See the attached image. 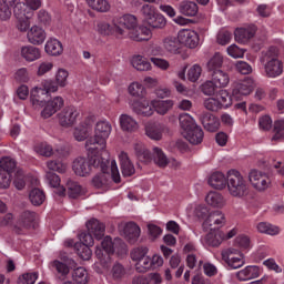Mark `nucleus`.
I'll return each instance as SVG.
<instances>
[{
    "label": "nucleus",
    "mask_w": 284,
    "mask_h": 284,
    "mask_svg": "<svg viewBox=\"0 0 284 284\" xmlns=\"http://www.w3.org/2000/svg\"><path fill=\"white\" fill-rule=\"evenodd\" d=\"M112 132V124L108 121H100L95 124L94 136L89 138L85 142V149L91 154L102 153V164L101 168L103 172L108 170V161L110 159V153L105 150L108 145V138Z\"/></svg>",
    "instance_id": "1"
},
{
    "label": "nucleus",
    "mask_w": 284,
    "mask_h": 284,
    "mask_svg": "<svg viewBox=\"0 0 284 284\" xmlns=\"http://www.w3.org/2000/svg\"><path fill=\"white\" fill-rule=\"evenodd\" d=\"M93 156H78L72 163V170L77 176H90L92 170L101 168L103 163L102 153H92Z\"/></svg>",
    "instance_id": "4"
},
{
    "label": "nucleus",
    "mask_w": 284,
    "mask_h": 284,
    "mask_svg": "<svg viewBox=\"0 0 284 284\" xmlns=\"http://www.w3.org/2000/svg\"><path fill=\"white\" fill-rule=\"evenodd\" d=\"M201 92L204 93L205 97H214L220 88L215 84L214 81L207 80L200 87Z\"/></svg>",
    "instance_id": "48"
},
{
    "label": "nucleus",
    "mask_w": 284,
    "mask_h": 284,
    "mask_svg": "<svg viewBox=\"0 0 284 284\" xmlns=\"http://www.w3.org/2000/svg\"><path fill=\"white\" fill-rule=\"evenodd\" d=\"M203 136H205V133H203V129L199 125L193 126V129H190L184 134V138L191 145H200V143H203Z\"/></svg>",
    "instance_id": "26"
},
{
    "label": "nucleus",
    "mask_w": 284,
    "mask_h": 284,
    "mask_svg": "<svg viewBox=\"0 0 284 284\" xmlns=\"http://www.w3.org/2000/svg\"><path fill=\"white\" fill-rule=\"evenodd\" d=\"M123 236L128 243L134 245L141 236V227L134 222H128L123 227Z\"/></svg>",
    "instance_id": "19"
},
{
    "label": "nucleus",
    "mask_w": 284,
    "mask_h": 284,
    "mask_svg": "<svg viewBox=\"0 0 284 284\" xmlns=\"http://www.w3.org/2000/svg\"><path fill=\"white\" fill-rule=\"evenodd\" d=\"M256 30L257 28L254 24L235 29L234 37L236 43H242L243 45H245V43H250V41H252L256 36Z\"/></svg>",
    "instance_id": "13"
},
{
    "label": "nucleus",
    "mask_w": 284,
    "mask_h": 284,
    "mask_svg": "<svg viewBox=\"0 0 284 284\" xmlns=\"http://www.w3.org/2000/svg\"><path fill=\"white\" fill-rule=\"evenodd\" d=\"M203 105L205 110H209L210 112H219V110L222 109V104L219 103V100L216 98H206L203 102Z\"/></svg>",
    "instance_id": "56"
},
{
    "label": "nucleus",
    "mask_w": 284,
    "mask_h": 284,
    "mask_svg": "<svg viewBox=\"0 0 284 284\" xmlns=\"http://www.w3.org/2000/svg\"><path fill=\"white\" fill-rule=\"evenodd\" d=\"M20 54L24 61L32 63V61H39L41 59V49L34 45H24L21 48Z\"/></svg>",
    "instance_id": "24"
},
{
    "label": "nucleus",
    "mask_w": 284,
    "mask_h": 284,
    "mask_svg": "<svg viewBox=\"0 0 284 284\" xmlns=\"http://www.w3.org/2000/svg\"><path fill=\"white\" fill-rule=\"evenodd\" d=\"M199 120L201 121L206 132H217L221 128V121L214 114L210 112H203L200 114Z\"/></svg>",
    "instance_id": "17"
},
{
    "label": "nucleus",
    "mask_w": 284,
    "mask_h": 284,
    "mask_svg": "<svg viewBox=\"0 0 284 284\" xmlns=\"http://www.w3.org/2000/svg\"><path fill=\"white\" fill-rule=\"evenodd\" d=\"M140 12L144 19V22L148 23L149 20L154 17L159 11L152 4H143L140 9Z\"/></svg>",
    "instance_id": "54"
},
{
    "label": "nucleus",
    "mask_w": 284,
    "mask_h": 284,
    "mask_svg": "<svg viewBox=\"0 0 284 284\" xmlns=\"http://www.w3.org/2000/svg\"><path fill=\"white\" fill-rule=\"evenodd\" d=\"M79 242H75L73 239H68L64 241V247L81 250V247H93L94 246V237L87 232H82L78 235Z\"/></svg>",
    "instance_id": "11"
},
{
    "label": "nucleus",
    "mask_w": 284,
    "mask_h": 284,
    "mask_svg": "<svg viewBox=\"0 0 284 284\" xmlns=\"http://www.w3.org/2000/svg\"><path fill=\"white\" fill-rule=\"evenodd\" d=\"M129 93L131 94V97L141 98L145 94V88H143V84H141V83L133 82L129 87Z\"/></svg>",
    "instance_id": "59"
},
{
    "label": "nucleus",
    "mask_w": 284,
    "mask_h": 284,
    "mask_svg": "<svg viewBox=\"0 0 284 284\" xmlns=\"http://www.w3.org/2000/svg\"><path fill=\"white\" fill-rule=\"evenodd\" d=\"M153 161L159 168H168L170 160L159 146L153 148Z\"/></svg>",
    "instance_id": "41"
},
{
    "label": "nucleus",
    "mask_w": 284,
    "mask_h": 284,
    "mask_svg": "<svg viewBox=\"0 0 284 284\" xmlns=\"http://www.w3.org/2000/svg\"><path fill=\"white\" fill-rule=\"evenodd\" d=\"M27 37L29 43H31L32 45H41L43 41H45L47 34L43 29L34 26L28 31Z\"/></svg>",
    "instance_id": "23"
},
{
    "label": "nucleus",
    "mask_w": 284,
    "mask_h": 284,
    "mask_svg": "<svg viewBox=\"0 0 284 284\" xmlns=\"http://www.w3.org/2000/svg\"><path fill=\"white\" fill-rule=\"evenodd\" d=\"M181 39L178 37L169 36L163 39V48L166 52L171 54H180L181 53Z\"/></svg>",
    "instance_id": "25"
},
{
    "label": "nucleus",
    "mask_w": 284,
    "mask_h": 284,
    "mask_svg": "<svg viewBox=\"0 0 284 284\" xmlns=\"http://www.w3.org/2000/svg\"><path fill=\"white\" fill-rule=\"evenodd\" d=\"M222 260L230 270H239L245 265V260H243V254L234 253L232 250L222 251Z\"/></svg>",
    "instance_id": "14"
},
{
    "label": "nucleus",
    "mask_w": 284,
    "mask_h": 284,
    "mask_svg": "<svg viewBox=\"0 0 284 284\" xmlns=\"http://www.w3.org/2000/svg\"><path fill=\"white\" fill-rule=\"evenodd\" d=\"M211 77L212 81L215 82V84L220 89L226 88V85L230 83V75L221 69L219 71H213V73H211Z\"/></svg>",
    "instance_id": "35"
},
{
    "label": "nucleus",
    "mask_w": 284,
    "mask_h": 284,
    "mask_svg": "<svg viewBox=\"0 0 284 284\" xmlns=\"http://www.w3.org/2000/svg\"><path fill=\"white\" fill-rule=\"evenodd\" d=\"M81 258L82 261H90L92 258V250H78L74 253H68L65 251L60 252V262L55 260L52 262V267H54L58 274L62 276H68L70 270L77 267V261Z\"/></svg>",
    "instance_id": "2"
},
{
    "label": "nucleus",
    "mask_w": 284,
    "mask_h": 284,
    "mask_svg": "<svg viewBox=\"0 0 284 284\" xmlns=\"http://www.w3.org/2000/svg\"><path fill=\"white\" fill-rule=\"evenodd\" d=\"M260 62L264 67V74L268 79H276L283 74V62L278 60V48L271 47L267 51H263Z\"/></svg>",
    "instance_id": "3"
},
{
    "label": "nucleus",
    "mask_w": 284,
    "mask_h": 284,
    "mask_svg": "<svg viewBox=\"0 0 284 284\" xmlns=\"http://www.w3.org/2000/svg\"><path fill=\"white\" fill-rule=\"evenodd\" d=\"M37 221V213L32 211H24L20 214L17 225L13 229L16 234H26L28 230L34 227Z\"/></svg>",
    "instance_id": "6"
},
{
    "label": "nucleus",
    "mask_w": 284,
    "mask_h": 284,
    "mask_svg": "<svg viewBox=\"0 0 284 284\" xmlns=\"http://www.w3.org/2000/svg\"><path fill=\"white\" fill-rule=\"evenodd\" d=\"M77 116H79V111L73 106H67L58 114L59 123L62 128L74 125L77 123Z\"/></svg>",
    "instance_id": "15"
},
{
    "label": "nucleus",
    "mask_w": 284,
    "mask_h": 284,
    "mask_svg": "<svg viewBox=\"0 0 284 284\" xmlns=\"http://www.w3.org/2000/svg\"><path fill=\"white\" fill-rule=\"evenodd\" d=\"M120 126L123 132H136L139 130V123L128 114L120 116Z\"/></svg>",
    "instance_id": "33"
},
{
    "label": "nucleus",
    "mask_w": 284,
    "mask_h": 284,
    "mask_svg": "<svg viewBox=\"0 0 284 284\" xmlns=\"http://www.w3.org/2000/svg\"><path fill=\"white\" fill-rule=\"evenodd\" d=\"M87 230L90 236H95L97 241H101L105 236V224L97 219H91L87 222Z\"/></svg>",
    "instance_id": "20"
},
{
    "label": "nucleus",
    "mask_w": 284,
    "mask_h": 284,
    "mask_svg": "<svg viewBox=\"0 0 284 284\" xmlns=\"http://www.w3.org/2000/svg\"><path fill=\"white\" fill-rule=\"evenodd\" d=\"M145 132L146 136H149V139H152L153 141H161V139H163V130L159 124L148 126Z\"/></svg>",
    "instance_id": "51"
},
{
    "label": "nucleus",
    "mask_w": 284,
    "mask_h": 284,
    "mask_svg": "<svg viewBox=\"0 0 284 284\" xmlns=\"http://www.w3.org/2000/svg\"><path fill=\"white\" fill-rule=\"evenodd\" d=\"M48 99V91L43 90V88H34L31 90L30 101L33 108H44Z\"/></svg>",
    "instance_id": "21"
},
{
    "label": "nucleus",
    "mask_w": 284,
    "mask_h": 284,
    "mask_svg": "<svg viewBox=\"0 0 284 284\" xmlns=\"http://www.w3.org/2000/svg\"><path fill=\"white\" fill-rule=\"evenodd\" d=\"M133 68L138 70L139 72H148L150 68H152V64L148 59L143 58L142 55H134L131 61Z\"/></svg>",
    "instance_id": "38"
},
{
    "label": "nucleus",
    "mask_w": 284,
    "mask_h": 284,
    "mask_svg": "<svg viewBox=\"0 0 284 284\" xmlns=\"http://www.w3.org/2000/svg\"><path fill=\"white\" fill-rule=\"evenodd\" d=\"M223 240L221 239V235H216L213 233H207L203 240L204 245L207 247H219Z\"/></svg>",
    "instance_id": "53"
},
{
    "label": "nucleus",
    "mask_w": 284,
    "mask_h": 284,
    "mask_svg": "<svg viewBox=\"0 0 284 284\" xmlns=\"http://www.w3.org/2000/svg\"><path fill=\"white\" fill-rule=\"evenodd\" d=\"M248 181L257 192H265L270 187V176L262 171L253 169L248 173Z\"/></svg>",
    "instance_id": "7"
},
{
    "label": "nucleus",
    "mask_w": 284,
    "mask_h": 284,
    "mask_svg": "<svg viewBox=\"0 0 284 284\" xmlns=\"http://www.w3.org/2000/svg\"><path fill=\"white\" fill-rule=\"evenodd\" d=\"M13 14L16 19H23L26 18V3L18 1L13 6Z\"/></svg>",
    "instance_id": "63"
},
{
    "label": "nucleus",
    "mask_w": 284,
    "mask_h": 284,
    "mask_svg": "<svg viewBox=\"0 0 284 284\" xmlns=\"http://www.w3.org/2000/svg\"><path fill=\"white\" fill-rule=\"evenodd\" d=\"M61 108H63V98L55 97L45 102L44 109L41 111V116H43V119H50V116L57 114Z\"/></svg>",
    "instance_id": "18"
},
{
    "label": "nucleus",
    "mask_w": 284,
    "mask_h": 284,
    "mask_svg": "<svg viewBox=\"0 0 284 284\" xmlns=\"http://www.w3.org/2000/svg\"><path fill=\"white\" fill-rule=\"evenodd\" d=\"M108 165H110V160H108V162H106V170L103 171V168H100L102 173L97 174L92 179L91 183H92L93 187L101 190V187H105V185H108V175H105V174H108Z\"/></svg>",
    "instance_id": "37"
},
{
    "label": "nucleus",
    "mask_w": 284,
    "mask_h": 284,
    "mask_svg": "<svg viewBox=\"0 0 284 284\" xmlns=\"http://www.w3.org/2000/svg\"><path fill=\"white\" fill-rule=\"evenodd\" d=\"M134 152L136 159L141 161V163H150L152 161V153L145 148V144L136 143L134 145Z\"/></svg>",
    "instance_id": "32"
},
{
    "label": "nucleus",
    "mask_w": 284,
    "mask_h": 284,
    "mask_svg": "<svg viewBox=\"0 0 284 284\" xmlns=\"http://www.w3.org/2000/svg\"><path fill=\"white\" fill-rule=\"evenodd\" d=\"M209 185L214 190H225L227 187V179L225 174L215 172L209 178Z\"/></svg>",
    "instance_id": "30"
},
{
    "label": "nucleus",
    "mask_w": 284,
    "mask_h": 284,
    "mask_svg": "<svg viewBox=\"0 0 284 284\" xmlns=\"http://www.w3.org/2000/svg\"><path fill=\"white\" fill-rule=\"evenodd\" d=\"M44 50L51 57H59L63 53V44L58 39H49L45 43Z\"/></svg>",
    "instance_id": "31"
},
{
    "label": "nucleus",
    "mask_w": 284,
    "mask_h": 284,
    "mask_svg": "<svg viewBox=\"0 0 284 284\" xmlns=\"http://www.w3.org/2000/svg\"><path fill=\"white\" fill-rule=\"evenodd\" d=\"M261 276V267L256 265H248L236 273L239 281H252Z\"/></svg>",
    "instance_id": "22"
},
{
    "label": "nucleus",
    "mask_w": 284,
    "mask_h": 284,
    "mask_svg": "<svg viewBox=\"0 0 284 284\" xmlns=\"http://www.w3.org/2000/svg\"><path fill=\"white\" fill-rule=\"evenodd\" d=\"M116 254L114 250H95L97 262L94 263V268L98 274H103V270L110 267L112 263V257Z\"/></svg>",
    "instance_id": "8"
},
{
    "label": "nucleus",
    "mask_w": 284,
    "mask_h": 284,
    "mask_svg": "<svg viewBox=\"0 0 284 284\" xmlns=\"http://www.w3.org/2000/svg\"><path fill=\"white\" fill-rule=\"evenodd\" d=\"M274 132L272 141H281L284 138V119L274 122Z\"/></svg>",
    "instance_id": "57"
},
{
    "label": "nucleus",
    "mask_w": 284,
    "mask_h": 284,
    "mask_svg": "<svg viewBox=\"0 0 284 284\" xmlns=\"http://www.w3.org/2000/svg\"><path fill=\"white\" fill-rule=\"evenodd\" d=\"M223 65V55L221 53H215L207 62L206 68L211 74L221 70Z\"/></svg>",
    "instance_id": "47"
},
{
    "label": "nucleus",
    "mask_w": 284,
    "mask_h": 284,
    "mask_svg": "<svg viewBox=\"0 0 284 284\" xmlns=\"http://www.w3.org/2000/svg\"><path fill=\"white\" fill-rule=\"evenodd\" d=\"M39 278V274L33 273H26L22 276L19 277V281L21 284H34L37 283V280Z\"/></svg>",
    "instance_id": "64"
},
{
    "label": "nucleus",
    "mask_w": 284,
    "mask_h": 284,
    "mask_svg": "<svg viewBox=\"0 0 284 284\" xmlns=\"http://www.w3.org/2000/svg\"><path fill=\"white\" fill-rule=\"evenodd\" d=\"M148 270H152V262L150 256L145 255L135 264V271L139 274H145Z\"/></svg>",
    "instance_id": "52"
},
{
    "label": "nucleus",
    "mask_w": 284,
    "mask_h": 284,
    "mask_svg": "<svg viewBox=\"0 0 284 284\" xmlns=\"http://www.w3.org/2000/svg\"><path fill=\"white\" fill-rule=\"evenodd\" d=\"M205 201L211 207H223V205H225V200H223V195L219 192H210Z\"/></svg>",
    "instance_id": "43"
},
{
    "label": "nucleus",
    "mask_w": 284,
    "mask_h": 284,
    "mask_svg": "<svg viewBox=\"0 0 284 284\" xmlns=\"http://www.w3.org/2000/svg\"><path fill=\"white\" fill-rule=\"evenodd\" d=\"M102 250H125L128 245L120 237H115L112 241L111 236H105L101 242Z\"/></svg>",
    "instance_id": "29"
},
{
    "label": "nucleus",
    "mask_w": 284,
    "mask_h": 284,
    "mask_svg": "<svg viewBox=\"0 0 284 284\" xmlns=\"http://www.w3.org/2000/svg\"><path fill=\"white\" fill-rule=\"evenodd\" d=\"M181 45H185L191 50L199 47L200 38L199 33L192 29H183L178 33Z\"/></svg>",
    "instance_id": "12"
},
{
    "label": "nucleus",
    "mask_w": 284,
    "mask_h": 284,
    "mask_svg": "<svg viewBox=\"0 0 284 284\" xmlns=\"http://www.w3.org/2000/svg\"><path fill=\"white\" fill-rule=\"evenodd\" d=\"M114 30L116 34H125V30H134L138 26L136 17L132 14H124L113 19Z\"/></svg>",
    "instance_id": "9"
},
{
    "label": "nucleus",
    "mask_w": 284,
    "mask_h": 284,
    "mask_svg": "<svg viewBox=\"0 0 284 284\" xmlns=\"http://www.w3.org/2000/svg\"><path fill=\"white\" fill-rule=\"evenodd\" d=\"M73 281L78 284H88V282L90 281V277L88 276V271L83 267H77L73 271L72 274Z\"/></svg>",
    "instance_id": "49"
},
{
    "label": "nucleus",
    "mask_w": 284,
    "mask_h": 284,
    "mask_svg": "<svg viewBox=\"0 0 284 284\" xmlns=\"http://www.w3.org/2000/svg\"><path fill=\"white\" fill-rule=\"evenodd\" d=\"M201 65L199 64H194L193 67H191L187 71V79L189 81H191L192 83H195V81H199V79L201 78Z\"/></svg>",
    "instance_id": "60"
},
{
    "label": "nucleus",
    "mask_w": 284,
    "mask_h": 284,
    "mask_svg": "<svg viewBox=\"0 0 284 284\" xmlns=\"http://www.w3.org/2000/svg\"><path fill=\"white\" fill-rule=\"evenodd\" d=\"M225 223V214H223V212L221 211H213L203 222L202 227L204 232H207V230H211V232H215V230H221V227H223Z\"/></svg>",
    "instance_id": "10"
},
{
    "label": "nucleus",
    "mask_w": 284,
    "mask_h": 284,
    "mask_svg": "<svg viewBox=\"0 0 284 284\" xmlns=\"http://www.w3.org/2000/svg\"><path fill=\"white\" fill-rule=\"evenodd\" d=\"M226 185L229 193L235 199H244V196L250 194V185H247V181H245L241 172L236 170H230L227 172Z\"/></svg>",
    "instance_id": "5"
},
{
    "label": "nucleus",
    "mask_w": 284,
    "mask_h": 284,
    "mask_svg": "<svg viewBox=\"0 0 284 284\" xmlns=\"http://www.w3.org/2000/svg\"><path fill=\"white\" fill-rule=\"evenodd\" d=\"M129 37L132 41H148L150 31L145 28L130 29Z\"/></svg>",
    "instance_id": "46"
},
{
    "label": "nucleus",
    "mask_w": 284,
    "mask_h": 284,
    "mask_svg": "<svg viewBox=\"0 0 284 284\" xmlns=\"http://www.w3.org/2000/svg\"><path fill=\"white\" fill-rule=\"evenodd\" d=\"M254 90V80L245 79L241 82L235 83L232 95L234 99H241V97H247V94H252Z\"/></svg>",
    "instance_id": "16"
},
{
    "label": "nucleus",
    "mask_w": 284,
    "mask_h": 284,
    "mask_svg": "<svg viewBox=\"0 0 284 284\" xmlns=\"http://www.w3.org/2000/svg\"><path fill=\"white\" fill-rule=\"evenodd\" d=\"M146 26L150 28H153V30H163L165 26H168V20L163 14H161L159 11L155 13L154 17H152L149 22H146Z\"/></svg>",
    "instance_id": "39"
},
{
    "label": "nucleus",
    "mask_w": 284,
    "mask_h": 284,
    "mask_svg": "<svg viewBox=\"0 0 284 284\" xmlns=\"http://www.w3.org/2000/svg\"><path fill=\"white\" fill-rule=\"evenodd\" d=\"M178 10L184 17H196L199 14V4L190 0H184L179 3Z\"/></svg>",
    "instance_id": "27"
},
{
    "label": "nucleus",
    "mask_w": 284,
    "mask_h": 284,
    "mask_svg": "<svg viewBox=\"0 0 284 284\" xmlns=\"http://www.w3.org/2000/svg\"><path fill=\"white\" fill-rule=\"evenodd\" d=\"M29 201L32 205L39 207V205H43V202L45 201V193L40 189H33L29 193Z\"/></svg>",
    "instance_id": "45"
},
{
    "label": "nucleus",
    "mask_w": 284,
    "mask_h": 284,
    "mask_svg": "<svg viewBox=\"0 0 284 284\" xmlns=\"http://www.w3.org/2000/svg\"><path fill=\"white\" fill-rule=\"evenodd\" d=\"M216 39L220 45H227V43L232 41V32L229 30L222 29L219 31Z\"/></svg>",
    "instance_id": "58"
},
{
    "label": "nucleus",
    "mask_w": 284,
    "mask_h": 284,
    "mask_svg": "<svg viewBox=\"0 0 284 284\" xmlns=\"http://www.w3.org/2000/svg\"><path fill=\"white\" fill-rule=\"evenodd\" d=\"M81 186L79 185V182H74L72 180H69L67 182V192L69 199H79L81 196Z\"/></svg>",
    "instance_id": "50"
},
{
    "label": "nucleus",
    "mask_w": 284,
    "mask_h": 284,
    "mask_svg": "<svg viewBox=\"0 0 284 284\" xmlns=\"http://www.w3.org/2000/svg\"><path fill=\"white\" fill-rule=\"evenodd\" d=\"M174 105V102L172 100H159L153 101V110L158 112V114H161L162 116L168 114L170 110H172Z\"/></svg>",
    "instance_id": "36"
},
{
    "label": "nucleus",
    "mask_w": 284,
    "mask_h": 284,
    "mask_svg": "<svg viewBox=\"0 0 284 284\" xmlns=\"http://www.w3.org/2000/svg\"><path fill=\"white\" fill-rule=\"evenodd\" d=\"M17 169V162L10 158H4L0 161V171L8 172V174H12Z\"/></svg>",
    "instance_id": "55"
},
{
    "label": "nucleus",
    "mask_w": 284,
    "mask_h": 284,
    "mask_svg": "<svg viewBox=\"0 0 284 284\" xmlns=\"http://www.w3.org/2000/svg\"><path fill=\"white\" fill-rule=\"evenodd\" d=\"M47 168L51 172H59L60 174H63V172H65V166L59 160L48 161Z\"/></svg>",
    "instance_id": "62"
},
{
    "label": "nucleus",
    "mask_w": 284,
    "mask_h": 284,
    "mask_svg": "<svg viewBox=\"0 0 284 284\" xmlns=\"http://www.w3.org/2000/svg\"><path fill=\"white\" fill-rule=\"evenodd\" d=\"M13 185L17 190H23V187H26V174L23 173V170H18L16 172Z\"/></svg>",
    "instance_id": "61"
},
{
    "label": "nucleus",
    "mask_w": 284,
    "mask_h": 284,
    "mask_svg": "<svg viewBox=\"0 0 284 284\" xmlns=\"http://www.w3.org/2000/svg\"><path fill=\"white\" fill-rule=\"evenodd\" d=\"M134 112L140 116H152L154 114V102L150 103L148 100H143L134 106Z\"/></svg>",
    "instance_id": "34"
},
{
    "label": "nucleus",
    "mask_w": 284,
    "mask_h": 284,
    "mask_svg": "<svg viewBox=\"0 0 284 284\" xmlns=\"http://www.w3.org/2000/svg\"><path fill=\"white\" fill-rule=\"evenodd\" d=\"M257 231L261 232V234H268L270 236H276V234H280L281 229L276 225H273L266 222H260L257 224Z\"/></svg>",
    "instance_id": "44"
},
{
    "label": "nucleus",
    "mask_w": 284,
    "mask_h": 284,
    "mask_svg": "<svg viewBox=\"0 0 284 284\" xmlns=\"http://www.w3.org/2000/svg\"><path fill=\"white\" fill-rule=\"evenodd\" d=\"M120 159V165H121V172L123 176H132L136 169H134V164H132V161H130V156H128V153L121 152L119 155Z\"/></svg>",
    "instance_id": "28"
},
{
    "label": "nucleus",
    "mask_w": 284,
    "mask_h": 284,
    "mask_svg": "<svg viewBox=\"0 0 284 284\" xmlns=\"http://www.w3.org/2000/svg\"><path fill=\"white\" fill-rule=\"evenodd\" d=\"M91 10L95 12H110V2L108 0H85Z\"/></svg>",
    "instance_id": "42"
},
{
    "label": "nucleus",
    "mask_w": 284,
    "mask_h": 284,
    "mask_svg": "<svg viewBox=\"0 0 284 284\" xmlns=\"http://www.w3.org/2000/svg\"><path fill=\"white\" fill-rule=\"evenodd\" d=\"M179 121L180 128H182L184 132H189V130H192L199 125L194 121V118H192V115H190L189 113H181L179 116Z\"/></svg>",
    "instance_id": "40"
}]
</instances>
